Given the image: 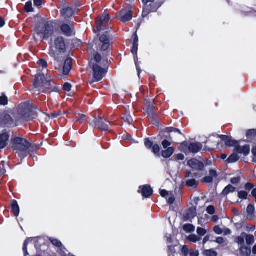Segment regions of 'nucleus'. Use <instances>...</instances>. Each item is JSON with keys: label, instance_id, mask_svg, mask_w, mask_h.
<instances>
[{"label": "nucleus", "instance_id": "obj_15", "mask_svg": "<svg viewBox=\"0 0 256 256\" xmlns=\"http://www.w3.org/2000/svg\"><path fill=\"white\" fill-rule=\"evenodd\" d=\"M220 138L222 141H223L226 146H236V144L238 143L237 142L236 140H232V138L224 135H221L220 136Z\"/></svg>", "mask_w": 256, "mask_h": 256}, {"label": "nucleus", "instance_id": "obj_18", "mask_svg": "<svg viewBox=\"0 0 256 256\" xmlns=\"http://www.w3.org/2000/svg\"><path fill=\"white\" fill-rule=\"evenodd\" d=\"M189 150L192 153H197L202 148V145L200 143L192 142L188 146Z\"/></svg>", "mask_w": 256, "mask_h": 256}, {"label": "nucleus", "instance_id": "obj_54", "mask_svg": "<svg viewBox=\"0 0 256 256\" xmlns=\"http://www.w3.org/2000/svg\"><path fill=\"white\" fill-rule=\"evenodd\" d=\"M216 242L219 244H223L224 242V240L223 238L222 237H218V238L216 240Z\"/></svg>", "mask_w": 256, "mask_h": 256}, {"label": "nucleus", "instance_id": "obj_30", "mask_svg": "<svg viewBox=\"0 0 256 256\" xmlns=\"http://www.w3.org/2000/svg\"><path fill=\"white\" fill-rule=\"evenodd\" d=\"M244 237L245 236L243 234L242 236H239L236 238L235 242L238 244L239 247L240 246H244Z\"/></svg>", "mask_w": 256, "mask_h": 256}, {"label": "nucleus", "instance_id": "obj_47", "mask_svg": "<svg viewBox=\"0 0 256 256\" xmlns=\"http://www.w3.org/2000/svg\"><path fill=\"white\" fill-rule=\"evenodd\" d=\"M212 178L210 176H205L203 179H202V182H205V183H210L212 182Z\"/></svg>", "mask_w": 256, "mask_h": 256}, {"label": "nucleus", "instance_id": "obj_21", "mask_svg": "<svg viewBox=\"0 0 256 256\" xmlns=\"http://www.w3.org/2000/svg\"><path fill=\"white\" fill-rule=\"evenodd\" d=\"M12 210L15 215L18 216L20 214V208L18 205V202L16 200H13L12 202Z\"/></svg>", "mask_w": 256, "mask_h": 256}, {"label": "nucleus", "instance_id": "obj_53", "mask_svg": "<svg viewBox=\"0 0 256 256\" xmlns=\"http://www.w3.org/2000/svg\"><path fill=\"white\" fill-rule=\"evenodd\" d=\"M190 256H198L199 252L198 250H191L190 252Z\"/></svg>", "mask_w": 256, "mask_h": 256}, {"label": "nucleus", "instance_id": "obj_19", "mask_svg": "<svg viewBox=\"0 0 256 256\" xmlns=\"http://www.w3.org/2000/svg\"><path fill=\"white\" fill-rule=\"evenodd\" d=\"M239 250L242 256H250L251 254V248L250 247L244 246H241L239 247Z\"/></svg>", "mask_w": 256, "mask_h": 256}, {"label": "nucleus", "instance_id": "obj_56", "mask_svg": "<svg viewBox=\"0 0 256 256\" xmlns=\"http://www.w3.org/2000/svg\"><path fill=\"white\" fill-rule=\"evenodd\" d=\"M42 0H34V4L36 6H40L42 4Z\"/></svg>", "mask_w": 256, "mask_h": 256}, {"label": "nucleus", "instance_id": "obj_16", "mask_svg": "<svg viewBox=\"0 0 256 256\" xmlns=\"http://www.w3.org/2000/svg\"><path fill=\"white\" fill-rule=\"evenodd\" d=\"M100 41L102 44V50H106L110 46V39L106 35H102L100 38Z\"/></svg>", "mask_w": 256, "mask_h": 256}, {"label": "nucleus", "instance_id": "obj_45", "mask_svg": "<svg viewBox=\"0 0 256 256\" xmlns=\"http://www.w3.org/2000/svg\"><path fill=\"white\" fill-rule=\"evenodd\" d=\"M240 176H238L236 177H234L233 178H232L230 180V182L232 184H238L240 182Z\"/></svg>", "mask_w": 256, "mask_h": 256}, {"label": "nucleus", "instance_id": "obj_25", "mask_svg": "<svg viewBox=\"0 0 256 256\" xmlns=\"http://www.w3.org/2000/svg\"><path fill=\"white\" fill-rule=\"evenodd\" d=\"M236 188L230 184H228L226 186L222 191V194L224 195H228L230 192H233L235 191Z\"/></svg>", "mask_w": 256, "mask_h": 256}, {"label": "nucleus", "instance_id": "obj_8", "mask_svg": "<svg viewBox=\"0 0 256 256\" xmlns=\"http://www.w3.org/2000/svg\"><path fill=\"white\" fill-rule=\"evenodd\" d=\"M110 19V16L108 14L106 10L102 16L100 18L99 20H98L96 21V24H97V32H100L102 28V26L103 24L108 22L109 20Z\"/></svg>", "mask_w": 256, "mask_h": 256}, {"label": "nucleus", "instance_id": "obj_38", "mask_svg": "<svg viewBox=\"0 0 256 256\" xmlns=\"http://www.w3.org/2000/svg\"><path fill=\"white\" fill-rule=\"evenodd\" d=\"M8 103V98L4 94L0 96V104L5 106Z\"/></svg>", "mask_w": 256, "mask_h": 256}, {"label": "nucleus", "instance_id": "obj_12", "mask_svg": "<svg viewBox=\"0 0 256 256\" xmlns=\"http://www.w3.org/2000/svg\"><path fill=\"white\" fill-rule=\"evenodd\" d=\"M9 138V134L5 130L2 131L0 134V149H3L6 146Z\"/></svg>", "mask_w": 256, "mask_h": 256}, {"label": "nucleus", "instance_id": "obj_28", "mask_svg": "<svg viewBox=\"0 0 256 256\" xmlns=\"http://www.w3.org/2000/svg\"><path fill=\"white\" fill-rule=\"evenodd\" d=\"M152 152L154 154L158 157L160 156V147L158 144H154L152 148Z\"/></svg>", "mask_w": 256, "mask_h": 256}, {"label": "nucleus", "instance_id": "obj_3", "mask_svg": "<svg viewBox=\"0 0 256 256\" xmlns=\"http://www.w3.org/2000/svg\"><path fill=\"white\" fill-rule=\"evenodd\" d=\"M52 85V81L50 78L47 80L44 74H38L36 76V78L34 82V88L33 92L34 93H39V90L37 89L41 86L50 88L49 86Z\"/></svg>", "mask_w": 256, "mask_h": 256}, {"label": "nucleus", "instance_id": "obj_34", "mask_svg": "<svg viewBox=\"0 0 256 256\" xmlns=\"http://www.w3.org/2000/svg\"><path fill=\"white\" fill-rule=\"evenodd\" d=\"M244 234L246 236V240L248 244L250 245L254 242V236L252 235H248L245 234Z\"/></svg>", "mask_w": 256, "mask_h": 256}, {"label": "nucleus", "instance_id": "obj_7", "mask_svg": "<svg viewBox=\"0 0 256 256\" xmlns=\"http://www.w3.org/2000/svg\"><path fill=\"white\" fill-rule=\"evenodd\" d=\"M188 164L192 168L196 170H202L204 168V164L202 162L193 158L188 162Z\"/></svg>", "mask_w": 256, "mask_h": 256}, {"label": "nucleus", "instance_id": "obj_36", "mask_svg": "<svg viewBox=\"0 0 256 256\" xmlns=\"http://www.w3.org/2000/svg\"><path fill=\"white\" fill-rule=\"evenodd\" d=\"M238 196L240 199L246 200L248 198V192L244 190L240 191L238 192Z\"/></svg>", "mask_w": 256, "mask_h": 256}, {"label": "nucleus", "instance_id": "obj_58", "mask_svg": "<svg viewBox=\"0 0 256 256\" xmlns=\"http://www.w3.org/2000/svg\"><path fill=\"white\" fill-rule=\"evenodd\" d=\"M160 194L162 197H165L166 196L168 195V192L166 190H160Z\"/></svg>", "mask_w": 256, "mask_h": 256}, {"label": "nucleus", "instance_id": "obj_59", "mask_svg": "<svg viewBox=\"0 0 256 256\" xmlns=\"http://www.w3.org/2000/svg\"><path fill=\"white\" fill-rule=\"evenodd\" d=\"M176 158L179 160H182L184 158V156L183 154H179L176 156Z\"/></svg>", "mask_w": 256, "mask_h": 256}, {"label": "nucleus", "instance_id": "obj_29", "mask_svg": "<svg viewBox=\"0 0 256 256\" xmlns=\"http://www.w3.org/2000/svg\"><path fill=\"white\" fill-rule=\"evenodd\" d=\"M136 38L134 40L133 46L132 48V52L134 54H136L138 50V38L136 36Z\"/></svg>", "mask_w": 256, "mask_h": 256}, {"label": "nucleus", "instance_id": "obj_44", "mask_svg": "<svg viewBox=\"0 0 256 256\" xmlns=\"http://www.w3.org/2000/svg\"><path fill=\"white\" fill-rule=\"evenodd\" d=\"M214 231L217 234H221L223 233V230L218 226H216L214 227Z\"/></svg>", "mask_w": 256, "mask_h": 256}, {"label": "nucleus", "instance_id": "obj_50", "mask_svg": "<svg viewBox=\"0 0 256 256\" xmlns=\"http://www.w3.org/2000/svg\"><path fill=\"white\" fill-rule=\"evenodd\" d=\"M64 89L67 92L70 91L71 90V85L68 83H65L64 85Z\"/></svg>", "mask_w": 256, "mask_h": 256}, {"label": "nucleus", "instance_id": "obj_42", "mask_svg": "<svg viewBox=\"0 0 256 256\" xmlns=\"http://www.w3.org/2000/svg\"><path fill=\"white\" fill-rule=\"evenodd\" d=\"M32 3L31 2H27L25 5V10L26 12H30L32 10Z\"/></svg>", "mask_w": 256, "mask_h": 256}, {"label": "nucleus", "instance_id": "obj_41", "mask_svg": "<svg viewBox=\"0 0 256 256\" xmlns=\"http://www.w3.org/2000/svg\"><path fill=\"white\" fill-rule=\"evenodd\" d=\"M188 240L193 242H196L200 240V238L196 234H191L188 237Z\"/></svg>", "mask_w": 256, "mask_h": 256}, {"label": "nucleus", "instance_id": "obj_49", "mask_svg": "<svg viewBox=\"0 0 256 256\" xmlns=\"http://www.w3.org/2000/svg\"><path fill=\"white\" fill-rule=\"evenodd\" d=\"M38 64L41 66L43 68H46L47 66V62L44 60H40L38 62Z\"/></svg>", "mask_w": 256, "mask_h": 256}, {"label": "nucleus", "instance_id": "obj_52", "mask_svg": "<svg viewBox=\"0 0 256 256\" xmlns=\"http://www.w3.org/2000/svg\"><path fill=\"white\" fill-rule=\"evenodd\" d=\"M94 60H96V62H98L100 61V60L102 59V56L100 54L97 53L94 56Z\"/></svg>", "mask_w": 256, "mask_h": 256}, {"label": "nucleus", "instance_id": "obj_10", "mask_svg": "<svg viewBox=\"0 0 256 256\" xmlns=\"http://www.w3.org/2000/svg\"><path fill=\"white\" fill-rule=\"evenodd\" d=\"M61 30L65 36H70L75 34L74 28L72 26L63 24L61 26Z\"/></svg>", "mask_w": 256, "mask_h": 256}, {"label": "nucleus", "instance_id": "obj_40", "mask_svg": "<svg viewBox=\"0 0 256 256\" xmlns=\"http://www.w3.org/2000/svg\"><path fill=\"white\" fill-rule=\"evenodd\" d=\"M50 240L52 244H54V246H55L57 247L60 248L62 246V242L57 239L50 238Z\"/></svg>", "mask_w": 256, "mask_h": 256}, {"label": "nucleus", "instance_id": "obj_20", "mask_svg": "<svg viewBox=\"0 0 256 256\" xmlns=\"http://www.w3.org/2000/svg\"><path fill=\"white\" fill-rule=\"evenodd\" d=\"M72 68V61L70 59L68 58L66 60L64 68H63V74L64 75H67Z\"/></svg>", "mask_w": 256, "mask_h": 256}, {"label": "nucleus", "instance_id": "obj_46", "mask_svg": "<svg viewBox=\"0 0 256 256\" xmlns=\"http://www.w3.org/2000/svg\"><path fill=\"white\" fill-rule=\"evenodd\" d=\"M206 212L210 214H213L215 212V208L213 206H208L206 208Z\"/></svg>", "mask_w": 256, "mask_h": 256}, {"label": "nucleus", "instance_id": "obj_31", "mask_svg": "<svg viewBox=\"0 0 256 256\" xmlns=\"http://www.w3.org/2000/svg\"><path fill=\"white\" fill-rule=\"evenodd\" d=\"M76 122L82 123L86 120V116L84 114H76Z\"/></svg>", "mask_w": 256, "mask_h": 256}, {"label": "nucleus", "instance_id": "obj_32", "mask_svg": "<svg viewBox=\"0 0 256 256\" xmlns=\"http://www.w3.org/2000/svg\"><path fill=\"white\" fill-rule=\"evenodd\" d=\"M32 240H33L32 238H28L24 241V246H23V250L24 252V256H26V255H28V250H27V246H28V244L30 242H32Z\"/></svg>", "mask_w": 256, "mask_h": 256}, {"label": "nucleus", "instance_id": "obj_27", "mask_svg": "<svg viewBox=\"0 0 256 256\" xmlns=\"http://www.w3.org/2000/svg\"><path fill=\"white\" fill-rule=\"evenodd\" d=\"M186 184L188 187L195 188L198 186V182L194 178H190L187 180Z\"/></svg>", "mask_w": 256, "mask_h": 256}, {"label": "nucleus", "instance_id": "obj_1", "mask_svg": "<svg viewBox=\"0 0 256 256\" xmlns=\"http://www.w3.org/2000/svg\"><path fill=\"white\" fill-rule=\"evenodd\" d=\"M66 49L64 38L62 36H54L51 38L48 54L55 60H60L63 53Z\"/></svg>", "mask_w": 256, "mask_h": 256}, {"label": "nucleus", "instance_id": "obj_55", "mask_svg": "<svg viewBox=\"0 0 256 256\" xmlns=\"http://www.w3.org/2000/svg\"><path fill=\"white\" fill-rule=\"evenodd\" d=\"M210 174L212 178H216L217 176V173L216 171L213 170H210Z\"/></svg>", "mask_w": 256, "mask_h": 256}, {"label": "nucleus", "instance_id": "obj_62", "mask_svg": "<svg viewBox=\"0 0 256 256\" xmlns=\"http://www.w3.org/2000/svg\"><path fill=\"white\" fill-rule=\"evenodd\" d=\"M223 232L224 235L230 234L231 233L230 230L228 228H226L224 230H223Z\"/></svg>", "mask_w": 256, "mask_h": 256}, {"label": "nucleus", "instance_id": "obj_48", "mask_svg": "<svg viewBox=\"0 0 256 256\" xmlns=\"http://www.w3.org/2000/svg\"><path fill=\"white\" fill-rule=\"evenodd\" d=\"M171 145V143L168 140H164L162 142V146L164 148H166Z\"/></svg>", "mask_w": 256, "mask_h": 256}, {"label": "nucleus", "instance_id": "obj_14", "mask_svg": "<svg viewBox=\"0 0 256 256\" xmlns=\"http://www.w3.org/2000/svg\"><path fill=\"white\" fill-rule=\"evenodd\" d=\"M0 124L4 126H11L14 125V122L10 115L6 114L2 118Z\"/></svg>", "mask_w": 256, "mask_h": 256}, {"label": "nucleus", "instance_id": "obj_33", "mask_svg": "<svg viewBox=\"0 0 256 256\" xmlns=\"http://www.w3.org/2000/svg\"><path fill=\"white\" fill-rule=\"evenodd\" d=\"M239 158L240 157L238 156V155L235 153H234L228 158V162H234L238 161Z\"/></svg>", "mask_w": 256, "mask_h": 256}, {"label": "nucleus", "instance_id": "obj_61", "mask_svg": "<svg viewBox=\"0 0 256 256\" xmlns=\"http://www.w3.org/2000/svg\"><path fill=\"white\" fill-rule=\"evenodd\" d=\"M174 200H175V198H174V196H170L168 198V203H170V204H173V203L174 202Z\"/></svg>", "mask_w": 256, "mask_h": 256}, {"label": "nucleus", "instance_id": "obj_11", "mask_svg": "<svg viewBox=\"0 0 256 256\" xmlns=\"http://www.w3.org/2000/svg\"><path fill=\"white\" fill-rule=\"evenodd\" d=\"M138 192H140L144 198H147L152 194L153 190L150 186L144 185L140 187Z\"/></svg>", "mask_w": 256, "mask_h": 256}, {"label": "nucleus", "instance_id": "obj_17", "mask_svg": "<svg viewBox=\"0 0 256 256\" xmlns=\"http://www.w3.org/2000/svg\"><path fill=\"white\" fill-rule=\"evenodd\" d=\"M36 116V113L32 110L28 109L25 110L23 118L25 120H30L35 118Z\"/></svg>", "mask_w": 256, "mask_h": 256}, {"label": "nucleus", "instance_id": "obj_64", "mask_svg": "<svg viewBox=\"0 0 256 256\" xmlns=\"http://www.w3.org/2000/svg\"><path fill=\"white\" fill-rule=\"evenodd\" d=\"M5 24L4 20L2 18L0 17V27H2Z\"/></svg>", "mask_w": 256, "mask_h": 256}, {"label": "nucleus", "instance_id": "obj_39", "mask_svg": "<svg viewBox=\"0 0 256 256\" xmlns=\"http://www.w3.org/2000/svg\"><path fill=\"white\" fill-rule=\"evenodd\" d=\"M144 144L148 149H151L154 145L153 142L148 138L144 140Z\"/></svg>", "mask_w": 256, "mask_h": 256}, {"label": "nucleus", "instance_id": "obj_63", "mask_svg": "<svg viewBox=\"0 0 256 256\" xmlns=\"http://www.w3.org/2000/svg\"><path fill=\"white\" fill-rule=\"evenodd\" d=\"M252 194L254 196L255 199V202H256V188H254L252 192Z\"/></svg>", "mask_w": 256, "mask_h": 256}, {"label": "nucleus", "instance_id": "obj_4", "mask_svg": "<svg viewBox=\"0 0 256 256\" xmlns=\"http://www.w3.org/2000/svg\"><path fill=\"white\" fill-rule=\"evenodd\" d=\"M93 76L96 82L102 79L106 74L104 68H102L98 64H92Z\"/></svg>", "mask_w": 256, "mask_h": 256}, {"label": "nucleus", "instance_id": "obj_57", "mask_svg": "<svg viewBox=\"0 0 256 256\" xmlns=\"http://www.w3.org/2000/svg\"><path fill=\"white\" fill-rule=\"evenodd\" d=\"M168 132H178L180 134H181L180 132L178 129H176V128H168Z\"/></svg>", "mask_w": 256, "mask_h": 256}, {"label": "nucleus", "instance_id": "obj_6", "mask_svg": "<svg viewBox=\"0 0 256 256\" xmlns=\"http://www.w3.org/2000/svg\"><path fill=\"white\" fill-rule=\"evenodd\" d=\"M16 146L22 150H24L30 146V143L27 140L20 138H16L14 140Z\"/></svg>", "mask_w": 256, "mask_h": 256}, {"label": "nucleus", "instance_id": "obj_23", "mask_svg": "<svg viewBox=\"0 0 256 256\" xmlns=\"http://www.w3.org/2000/svg\"><path fill=\"white\" fill-rule=\"evenodd\" d=\"M74 14V10L71 8H68L63 9L61 12V14L66 17H70Z\"/></svg>", "mask_w": 256, "mask_h": 256}, {"label": "nucleus", "instance_id": "obj_9", "mask_svg": "<svg viewBox=\"0 0 256 256\" xmlns=\"http://www.w3.org/2000/svg\"><path fill=\"white\" fill-rule=\"evenodd\" d=\"M120 14V20L124 22L130 21L132 18V12L130 8L122 10Z\"/></svg>", "mask_w": 256, "mask_h": 256}, {"label": "nucleus", "instance_id": "obj_22", "mask_svg": "<svg viewBox=\"0 0 256 256\" xmlns=\"http://www.w3.org/2000/svg\"><path fill=\"white\" fill-rule=\"evenodd\" d=\"M174 152V148L172 147L168 148L166 150L162 152V156L164 158H170Z\"/></svg>", "mask_w": 256, "mask_h": 256}, {"label": "nucleus", "instance_id": "obj_35", "mask_svg": "<svg viewBox=\"0 0 256 256\" xmlns=\"http://www.w3.org/2000/svg\"><path fill=\"white\" fill-rule=\"evenodd\" d=\"M204 254L206 256H217L218 253L213 250H205Z\"/></svg>", "mask_w": 256, "mask_h": 256}, {"label": "nucleus", "instance_id": "obj_51", "mask_svg": "<svg viewBox=\"0 0 256 256\" xmlns=\"http://www.w3.org/2000/svg\"><path fill=\"white\" fill-rule=\"evenodd\" d=\"M252 152L254 156L253 161L256 162V146L252 148Z\"/></svg>", "mask_w": 256, "mask_h": 256}, {"label": "nucleus", "instance_id": "obj_43", "mask_svg": "<svg viewBox=\"0 0 256 256\" xmlns=\"http://www.w3.org/2000/svg\"><path fill=\"white\" fill-rule=\"evenodd\" d=\"M196 232L198 235L201 236L205 235L206 233V230L200 227L198 228Z\"/></svg>", "mask_w": 256, "mask_h": 256}, {"label": "nucleus", "instance_id": "obj_13", "mask_svg": "<svg viewBox=\"0 0 256 256\" xmlns=\"http://www.w3.org/2000/svg\"><path fill=\"white\" fill-rule=\"evenodd\" d=\"M250 146L249 145L246 144L243 146L237 145L236 146L234 151L240 154H243L245 156L249 154L250 152Z\"/></svg>", "mask_w": 256, "mask_h": 256}, {"label": "nucleus", "instance_id": "obj_37", "mask_svg": "<svg viewBox=\"0 0 256 256\" xmlns=\"http://www.w3.org/2000/svg\"><path fill=\"white\" fill-rule=\"evenodd\" d=\"M194 226L191 224H185L184 226V230L186 232H192L194 230Z\"/></svg>", "mask_w": 256, "mask_h": 256}, {"label": "nucleus", "instance_id": "obj_5", "mask_svg": "<svg viewBox=\"0 0 256 256\" xmlns=\"http://www.w3.org/2000/svg\"><path fill=\"white\" fill-rule=\"evenodd\" d=\"M95 126L98 129L107 131L108 130L110 122L106 120V119L99 118L94 120Z\"/></svg>", "mask_w": 256, "mask_h": 256}, {"label": "nucleus", "instance_id": "obj_24", "mask_svg": "<svg viewBox=\"0 0 256 256\" xmlns=\"http://www.w3.org/2000/svg\"><path fill=\"white\" fill-rule=\"evenodd\" d=\"M254 207L253 205L249 204L246 208L248 216L250 218H252L254 216Z\"/></svg>", "mask_w": 256, "mask_h": 256}, {"label": "nucleus", "instance_id": "obj_2", "mask_svg": "<svg viewBox=\"0 0 256 256\" xmlns=\"http://www.w3.org/2000/svg\"><path fill=\"white\" fill-rule=\"evenodd\" d=\"M54 34V28L52 22H48L42 26H37L34 30V36L36 41L47 40Z\"/></svg>", "mask_w": 256, "mask_h": 256}, {"label": "nucleus", "instance_id": "obj_60", "mask_svg": "<svg viewBox=\"0 0 256 256\" xmlns=\"http://www.w3.org/2000/svg\"><path fill=\"white\" fill-rule=\"evenodd\" d=\"M245 188L246 189L250 190L254 188V185L251 183L248 182L246 184Z\"/></svg>", "mask_w": 256, "mask_h": 256}, {"label": "nucleus", "instance_id": "obj_26", "mask_svg": "<svg viewBox=\"0 0 256 256\" xmlns=\"http://www.w3.org/2000/svg\"><path fill=\"white\" fill-rule=\"evenodd\" d=\"M256 136V130H249L246 133V138L248 141L250 142Z\"/></svg>", "mask_w": 256, "mask_h": 256}]
</instances>
